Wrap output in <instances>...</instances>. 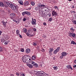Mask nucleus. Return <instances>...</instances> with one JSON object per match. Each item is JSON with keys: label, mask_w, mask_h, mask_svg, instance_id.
<instances>
[{"label": "nucleus", "mask_w": 76, "mask_h": 76, "mask_svg": "<svg viewBox=\"0 0 76 76\" xmlns=\"http://www.w3.org/2000/svg\"><path fill=\"white\" fill-rule=\"evenodd\" d=\"M45 5L43 4L39 3L38 4L37 7L35 8V10L37 12H40L43 9Z\"/></svg>", "instance_id": "1"}, {"label": "nucleus", "mask_w": 76, "mask_h": 76, "mask_svg": "<svg viewBox=\"0 0 76 76\" xmlns=\"http://www.w3.org/2000/svg\"><path fill=\"white\" fill-rule=\"evenodd\" d=\"M22 60H23V62L26 63H29V61H28V59H27V58H26L24 56L22 57Z\"/></svg>", "instance_id": "2"}, {"label": "nucleus", "mask_w": 76, "mask_h": 76, "mask_svg": "<svg viewBox=\"0 0 76 76\" xmlns=\"http://www.w3.org/2000/svg\"><path fill=\"white\" fill-rule=\"evenodd\" d=\"M36 74L39 76H44V72L42 71L38 72L36 73Z\"/></svg>", "instance_id": "3"}, {"label": "nucleus", "mask_w": 76, "mask_h": 76, "mask_svg": "<svg viewBox=\"0 0 76 76\" xmlns=\"http://www.w3.org/2000/svg\"><path fill=\"white\" fill-rule=\"evenodd\" d=\"M52 15L53 16H58V13L55 11V10H53V11H52Z\"/></svg>", "instance_id": "4"}, {"label": "nucleus", "mask_w": 76, "mask_h": 76, "mask_svg": "<svg viewBox=\"0 0 76 76\" xmlns=\"http://www.w3.org/2000/svg\"><path fill=\"white\" fill-rule=\"evenodd\" d=\"M10 7H11L12 10H16V7L13 4H11Z\"/></svg>", "instance_id": "5"}, {"label": "nucleus", "mask_w": 76, "mask_h": 76, "mask_svg": "<svg viewBox=\"0 0 76 76\" xmlns=\"http://www.w3.org/2000/svg\"><path fill=\"white\" fill-rule=\"evenodd\" d=\"M60 50V47H58L54 51V54H57V53L59 51V50Z\"/></svg>", "instance_id": "6"}, {"label": "nucleus", "mask_w": 76, "mask_h": 76, "mask_svg": "<svg viewBox=\"0 0 76 76\" xmlns=\"http://www.w3.org/2000/svg\"><path fill=\"white\" fill-rule=\"evenodd\" d=\"M10 16H11V19H14L16 16V15L14 13H12L10 14Z\"/></svg>", "instance_id": "7"}, {"label": "nucleus", "mask_w": 76, "mask_h": 76, "mask_svg": "<svg viewBox=\"0 0 76 76\" xmlns=\"http://www.w3.org/2000/svg\"><path fill=\"white\" fill-rule=\"evenodd\" d=\"M32 21L31 22V23L32 25H35V23H36V19H33V18H32Z\"/></svg>", "instance_id": "8"}, {"label": "nucleus", "mask_w": 76, "mask_h": 76, "mask_svg": "<svg viewBox=\"0 0 76 76\" xmlns=\"http://www.w3.org/2000/svg\"><path fill=\"white\" fill-rule=\"evenodd\" d=\"M69 37H73V38H74V37H75V36H76V35L75 34L73 33H70L69 34Z\"/></svg>", "instance_id": "9"}, {"label": "nucleus", "mask_w": 76, "mask_h": 76, "mask_svg": "<svg viewBox=\"0 0 76 76\" xmlns=\"http://www.w3.org/2000/svg\"><path fill=\"white\" fill-rule=\"evenodd\" d=\"M31 52V50L29 48H27L26 49V53L27 54Z\"/></svg>", "instance_id": "10"}, {"label": "nucleus", "mask_w": 76, "mask_h": 76, "mask_svg": "<svg viewBox=\"0 0 76 76\" xmlns=\"http://www.w3.org/2000/svg\"><path fill=\"white\" fill-rule=\"evenodd\" d=\"M26 65L27 66H28V67H29L31 69H32V68L33 67V66L31 64H27Z\"/></svg>", "instance_id": "11"}, {"label": "nucleus", "mask_w": 76, "mask_h": 76, "mask_svg": "<svg viewBox=\"0 0 76 76\" xmlns=\"http://www.w3.org/2000/svg\"><path fill=\"white\" fill-rule=\"evenodd\" d=\"M6 38L3 37L1 39V41L2 42H5L6 41V39H5Z\"/></svg>", "instance_id": "12"}, {"label": "nucleus", "mask_w": 76, "mask_h": 76, "mask_svg": "<svg viewBox=\"0 0 76 76\" xmlns=\"http://www.w3.org/2000/svg\"><path fill=\"white\" fill-rule=\"evenodd\" d=\"M67 54V53H66V52H63L61 53V55L63 56H66Z\"/></svg>", "instance_id": "13"}, {"label": "nucleus", "mask_w": 76, "mask_h": 76, "mask_svg": "<svg viewBox=\"0 0 76 76\" xmlns=\"http://www.w3.org/2000/svg\"><path fill=\"white\" fill-rule=\"evenodd\" d=\"M7 4L10 7H11V6H12V4H11L10 2H7Z\"/></svg>", "instance_id": "14"}, {"label": "nucleus", "mask_w": 76, "mask_h": 76, "mask_svg": "<svg viewBox=\"0 0 76 76\" xmlns=\"http://www.w3.org/2000/svg\"><path fill=\"white\" fill-rule=\"evenodd\" d=\"M2 23H3V26H6V23H7V22H4V21H2Z\"/></svg>", "instance_id": "15"}, {"label": "nucleus", "mask_w": 76, "mask_h": 76, "mask_svg": "<svg viewBox=\"0 0 76 76\" xmlns=\"http://www.w3.org/2000/svg\"><path fill=\"white\" fill-rule=\"evenodd\" d=\"M4 6V4L2 2H0V6L1 7H3V6Z\"/></svg>", "instance_id": "16"}, {"label": "nucleus", "mask_w": 76, "mask_h": 76, "mask_svg": "<svg viewBox=\"0 0 76 76\" xmlns=\"http://www.w3.org/2000/svg\"><path fill=\"white\" fill-rule=\"evenodd\" d=\"M16 34L17 36H19V31L18 30H17L16 31Z\"/></svg>", "instance_id": "17"}, {"label": "nucleus", "mask_w": 76, "mask_h": 76, "mask_svg": "<svg viewBox=\"0 0 76 76\" xmlns=\"http://www.w3.org/2000/svg\"><path fill=\"white\" fill-rule=\"evenodd\" d=\"M31 58L33 60H34L36 58V56H32L31 57Z\"/></svg>", "instance_id": "18"}, {"label": "nucleus", "mask_w": 76, "mask_h": 76, "mask_svg": "<svg viewBox=\"0 0 76 76\" xmlns=\"http://www.w3.org/2000/svg\"><path fill=\"white\" fill-rule=\"evenodd\" d=\"M34 67H35L36 68H37L38 67V64H37L35 63L34 65Z\"/></svg>", "instance_id": "19"}, {"label": "nucleus", "mask_w": 76, "mask_h": 76, "mask_svg": "<svg viewBox=\"0 0 76 76\" xmlns=\"http://www.w3.org/2000/svg\"><path fill=\"white\" fill-rule=\"evenodd\" d=\"M26 31H27V29H26V28H24L23 29V32H24V33H26Z\"/></svg>", "instance_id": "20"}, {"label": "nucleus", "mask_w": 76, "mask_h": 76, "mask_svg": "<svg viewBox=\"0 0 76 76\" xmlns=\"http://www.w3.org/2000/svg\"><path fill=\"white\" fill-rule=\"evenodd\" d=\"M31 4L32 6H34L35 5V2L33 1H31Z\"/></svg>", "instance_id": "21"}, {"label": "nucleus", "mask_w": 76, "mask_h": 76, "mask_svg": "<svg viewBox=\"0 0 76 76\" xmlns=\"http://www.w3.org/2000/svg\"><path fill=\"white\" fill-rule=\"evenodd\" d=\"M49 50L50 52H53L54 51V49H53V48H51L49 49Z\"/></svg>", "instance_id": "22"}, {"label": "nucleus", "mask_w": 76, "mask_h": 76, "mask_svg": "<svg viewBox=\"0 0 76 76\" xmlns=\"http://www.w3.org/2000/svg\"><path fill=\"white\" fill-rule=\"evenodd\" d=\"M54 8L55 9H56L57 10H58V8L57 6H54Z\"/></svg>", "instance_id": "23"}, {"label": "nucleus", "mask_w": 76, "mask_h": 76, "mask_svg": "<svg viewBox=\"0 0 76 76\" xmlns=\"http://www.w3.org/2000/svg\"><path fill=\"white\" fill-rule=\"evenodd\" d=\"M9 42H10V41H8V42H4V44L5 45H7V44H9Z\"/></svg>", "instance_id": "24"}, {"label": "nucleus", "mask_w": 76, "mask_h": 76, "mask_svg": "<svg viewBox=\"0 0 76 76\" xmlns=\"http://www.w3.org/2000/svg\"><path fill=\"white\" fill-rule=\"evenodd\" d=\"M53 69L55 70H57V69H58V68L57 67V66H54L53 67Z\"/></svg>", "instance_id": "25"}, {"label": "nucleus", "mask_w": 76, "mask_h": 76, "mask_svg": "<svg viewBox=\"0 0 76 76\" xmlns=\"http://www.w3.org/2000/svg\"><path fill=\"white\" fill-rule=\"evenodd\" d=\"M22 14L23 16H24L25 15H26V11L23 12Z\"/></svg>", "instance_id": "26"}, {"label": "nucleus", "mask_w": 76, "mask_h": 76, "mask_svg": "<svg viewBox=\"0 0 76 76\" xmlns=\"http://www.w3.org/2000/svg\"><path fill=\"white\" fill-rule=\"evenodd\" d=\"M30 63H31V64H33V65H34V64L35 63V62H34V61H30Z\"/></svg>", "instance_id": "27"}, {"label": "nucleus", "mask_w": 76, "mask_h": 76, "mask_svg": "<svg viewBox=\"0 0 76 76\" xmlns=\"http://www.w3.org/2000/svg\"><path fill=\"white\" fill-rule=\"evenodd\" d=\"M18 3L21 4V5H23V3H22V1H18Z\"/></svg>", "instance_id": "28"}, {"label": "nucleus", "mask_w": 76, "mask_h": 76, "mask_svg": "<svg viewBox=\"0 0 76 76\" xmlns=\"http://www.w3.org/2000/svg\"><path fill=\"white\" fill-rule=\"evenodd\" d=\"M75 13H76V12L74 11L71 10V14H75Z\"/></svg>", "instance_id": "29"}, {"label": "nucleus", "mask_w": 76, "mask_h": 76, "mask_svg": "<svg viewBox=\"0 0 76 76\" xmlns=\"http://www.w3.org/2000/svg\"><path fill=\"white\" fill-rule=\"evenodd\" d=\"M20 50L21 52H24L25 50L23 48H21L20 49Z\"/></svg>", "instance_id": "30"}, {"label": "nucleus", "mask_w": 76, "mask_h": 76, "mask_svg": "<svg viewBox=\"0 0 76 76\" xmlns=\"http://www.w3.org/2000/svg\"><path fill=\"white\" fill-rule=\"evenodd\" d=\"M52 20H53V18L51 17L48 20V21H49V22H51L52 21Z\"/></svg>", "instance_id": "31"}, {"label": "nucleus", "mask_w": 76, "mask_h": 76, "mask_svg": "<svg viewBox=\"0 0 76 76\" xmlns=\"http://www.w3.org/2000/svg\"><path fill=\"white\" fill-rule=\"evenodd\" d=\"M26 15H31V13H30L29 12L26 11Z\"/></svg>", "instance_id": "32"}, {"label": "nucleus", "mask_w": 76, "mask_h": 76, "mask_svg": "<svg viewBox=\"0 0 76 76\" xmlns=\"http://www.w3.org/2000/svg\"><path fill=\"white\" fill-rule=\"evenodd\" d=\"M71 44H75V45H76V43L74 41H72L71 42Z\"/></svg>", "instance_id": "33"}, {"label": "nucleus", "mask_w": 76, "mask_h": 76, "mask_svg": "<svg viewBox=\"0 0 76 76\" xmlns=\"http://www.w3.org/2000/svg\"><path fill=\"white\" fill-rule=\"evenodd\" d=\"M73 68L75 71H76V65L73 66Z\"/></svg>", "instance_id": "34"}, {"label": "nucleus", "mask_w": 76, "mask_h": 76, "mask_svg": "<svg viewBox=\"0 0 76 76\" xmlns=\"http://www.w3.org/2000/svg\"><path fill=\"white\" fill-rule=\"evenodd\" d=\"M42 16L43 17H44L45 16V15H44V12H42V13H41Z\"/></svg>", "instance_id": "35"}, {"label": "nucleus", "mask_w": 76, "mask_h": 76, "mask_svg": "<svg viewBox=\"0 0 76 76\" xmlns=\"http://www.w3.org/2000/svg\"><path fill=\"white\" fill-rule=\"evenodd\" d=\"M72 22L74 24H75V25H76V20H74L72 21Z\"/></svg>", "instance_id": "36"}, {"label": "nucleus", "mask_w": 76, "mask_h": 76, "mask_svg": "<svg viewBox=\"0 0 76 76\" xmlns=\"http://www.w3.org/2000/svg\"><path fill=\"white\" fill-rule=\"evenodd\" d=\"M70 30H71V31H72L73 32L75 31V30L74 29H73V28H70Z\"/></svg>", "instance_id": "37"}, {"label": "nucleus", "mask_w": 76, "mask_h": 76, "mask_svg": "<svg viewBox=\"0 0 76 76\" xmlns=\"http://www.w3.org/2000/svg\"><path fill=\"white\" fill-rule=\"evenodd\" d=\"M26 35H27L28 36V37H31V36H30V35H29V33H26Z\"/></svg>", "instance_id": "38"}, {"label": "nucleus", "mask_w": 76, "mask_h": 76, "mask_svg": "<svg viewBox=\"0 0 76 76\" xmlns=\"http://www.w3.org/2000/svg\"><path fill=\"white\" fill-rule=\"evenodd\" d=\"M69 69H70L71 70H73V69H72V66H71V65H69Z\"/></svg>", "instance_id": "39"}, {"label": "nucleus", "mask_w": 76, "mask_h": 76, "mask_svg": "<svg viewBox=\"0 0 76 76\" xmlns=\"http://www.w3.org/2000/svg\"><path fill=\"white\" fill-rule=\"evenodd\" d=\"M3 51V48L2 47H0V51Z\"/></svg>", "instance_id": "40"}, {"label": "nucleus", "mask_w": 76, "mask_h": 76, "mask_svg": "<svg viewBox=\"0 0 76 76\" xmlns=\"http://www.w3.org/2000/svg\"><path fill=\"white\" fill-rule=\"evenodd\" d=\"M26 3V5L27 6V5H28L29 4V2L28 1H26L25 2Z\"/></svg>", "instance_id": "41"}, {"label": "nucleus", "mask_w": 76, "mask_h": 76, "mask_svg": "<svg viewBox=\"0 0 76 76\" xmlns=\"http://www.w3.org/2000/svg\"><path fill=\"white\" fill-rule=\"evenodd\" d=\"M26 18H24L23 19V20L24 21H26Z\"/></svg>", "instance_id": "42"}, {"label": "nucleus", "mask_w": 76, "mask_h": 76, "mask_svg": "<svg viewBox=\"0 0 76 76\" xmlns=\"http://www.w3.org/2000/svg\"><path fill=\"white\" fill-rule=\"evenodd\" d=\"M33 44L34 46L36 45H37V43L36 42H34Z\"/></svg>", "instance_id": "43"}, {"label": "nucleus", "mask_w": 76, "mask_h": 76, "mask_svg": "<svg viewBox=\"0 0 76 76\" xmlns=\"http://www.w3.org/2000/svg\"><path fill=\"white\" fill-rule=\"evenodd\" d=\"M45 16H47V13L46 12H44Z\"/></svg>", "instance_id": "44"}, {"label": "nucleus", "mask_w": 76, "mask_h": 76, "mask_svg": "<svg viewBox=\"0 0 76 76\" xmlns=\"http://www.w3.org/2000/svg\"><path fill=\"white\" fill-rule=\"evenodd\" d=\"M19 66L21 68H23V67L22 65H19Z\"/></svg>", "instance_id": "45"}, {"label": "nucleus", "mask_w": 76, "mask_h": 76, "mask_svg": "<svg viewBox=\"0 0 76 76\" xmlns=\"http://www.w3.org/2000/svg\"><path fill=\"white\" fill-rule=\"evenodd\" d=\"M64 56H63V55H62L61 56H60V58H63Z\"/></svg>", "instance_id": "46"}, {"label": "nucleus", "mask_w": 76, "mask_h": 76, "mask_svg": "<svg viewBox=\"0 0 76 76\" xmlns=\"http://www.w3.org/2000/svg\"><path fill=\"white\" fill-rule=\"evenodd\" d=\"M33 30L34 32H36V31H37V29L35 28H33Z\"/></svg>", "instance_id": "47"}, {"label": "nucleus", "mask_w": 76, "mask_h": 76, "mask_svg": "<svg viewBox=\"0 0 76 76\" xmlns=\"http://www.w3.org/2000/svg\"><path fill=\"white\" fill-rule=\"evenodd\" d=\"M50 56H52V52L50 51Z\"/></svg>", "instance_id": "48"}, {"label": "nucleus", "mask_w": 76, "mask_h": 76, "mask_svg": "<svg viewBox=\"0 0 76 76\" xmlns=\"http://www.w3.org/2000/svg\"><path fill=\"white\" fill-rule=\"evenodd\" d=\"M69 65H68L66 66V67L67 68V69H69Z\"/></svg>", "instance_id": "49"}, {"label": "nucleus", "mask_w": 76, "mask_h": 76, "mask_svg": "<svg viewBox=\"0 0 76 76\" xmlns=\"http://www.w3.org/2000/svg\"><path fill=\"white\" fill-rule=\"evenodd\" d=\"M19 37L20 38H22V35H21L20 34H19Z\"/></svg>", "instance_id": "50"}, {"label": "nucleus", "mask_w": 76, "mask_h": 76, "mask_svg": "<svg viewBox=\"0 0 76 76\" xmlns=\"http://www.w3.org/2000/svg\"><path fill=\"white\" fill-rule=\"evenodd\" d=\"M16 75L17 76H19V73H18V72H16Z\"/></svg>", "instance_id": "51"}, {"label": "nucleus", "mask_w": 76, "mask_h": 76, "mask_svg": "<svg viewBox=\"0 0 76 76\" xmlns=\"http://www.w3.org/2000/svg\"><path fill=\"white\" fill-rule=\"evenodd\" d=\"M13 20L14 21V22H17V21H16V20L15 19H13Z\"/></svg>", "instance_id": "52"}, {"label": "nucleus", "mask_w": 76, "mask_h": 76, "mask_svg": "<svg viewBox=\"0 0 76 76\" xmlns=\"http://www.w3.org/2000/svg\"><path fill=\"white\" fill-rule=\"evenodd\" d=\"M2 31H0V36L1 35V34L2 33Z\"/></svg>", "instance_id": "53"}, {"label": "nucleus", "mask_w": 76, "mask_h": 76, "mask_svg": "<svg viewBox=\"0 0 76 76\" xmlns=\"http://www.w3.org/2000/svg\"><path fill=\"white\" fill-rule=\"evenodd\" d=\"M23 4H24V6H27L26 4V3L25 2H24Z\"/></svg>", "instance_id": "54"}, {"label": "nucleus", "mask_w": 76, "mask_h": 76, "mask_svg": "<svg viewBox=\"0 0 76 76\" xmlns=\"http://www.w3.org/2000/svg\"><path fill=\"white\" fill-rule=\"evenodd\" d=\"M43 25H44L46 26V25H47V24L46 23H43Z\"/></svg>", "instance_id": "55"}, {"label": "nucleus", "mask_w": 76, "mask_h": 76, "mask_svg": "<svg viewBox=\"0 0 76 76\" xmlns=\"http://www.w3.org/2000/svg\"><path fill=\"white\" fill-rule=\"evenodd\" d=\"M42 52H45V50L44 49H43L42 50Z\"/></svg>", "instance_id": "56"}, {"label": "nucleus", "mask_w": 76, "mask_h": 76, "mask_svg": "<svg viewBox=\"0 0 76 76\" xmlns=\"http://www.w3.org/2000/svg\"><path fill=\"white\" fill-rule=\"evenodd\" d=\"M49 17H50V16H51V14H49Z\"/></svg>", "instance_id": "57"}, {"label": "nucleus", "mask_w": 76, "mask_h": 76, "mask_svg": "<svg viewBox=\"0 0 76 76\" xmlns=\"http://www.w3.org/2000/svg\"><path fill=\"white\" fill-rule=\"evenodd\" d=\"M74 62L76 64V59L74 61Z\"/></svg>", "instance_id": "58"}, {"label": "nucleus", "mask_w": 76, "mask_h": 76, "mask_svg": "<svg viewBox=\"0 0 76 76\" xmlns=\"http://www.w3.org/2000/svg\"><path fill=\"white\" fill-rule=\"evenodd\" d=\"M72 8H74L75 7H74V6H72Z\"/></svg>", "instance_id": "59"}, {"label": "nucleus", "mask_w": 76, "mask_h": 76, "mask_svg": "<svg viewBox=\"0 0 76 76\" xmlns=\"http://www.w3.org/2000/svg\"><path fill=\"white\" fill-rule=\"evenodd\" d=\"M23 76H25V75H24V74H22Z\"/></svg>", "instance_id": "60"}, {"label": "nucleus", "mask_w": 76, "mask_h": 76, "mask_svg": "<svg viewBox=\"0 0 76 76\" xmlns=\"http://www.w3.org/2000/svg\"><path fill=\"white\" fill-rule=\"evenodd\" d=\"M68 0V1H72V0Z\"/></svg>", "instance_id": "61"}, {"label": "nucleus", "mask_w": 76, "mask_h": 76, "mask_svg": "<svg viewBox=\"0 0 76 76\" xmlns=\"http://www.w3.org/2000/svg\"><path fill=\"white\" fill-rule=\"evenodd\" d=\"M41 11H42V12H43V11H42V10H41Z\"/></svg>", "instance_id": "62"}, {"label": "nucleus", "mask_w": 76, "mask_h": 76, "mask_svg": "<svg viewBox=\"0 0 76 76\" xmlns=\"http://www.w3.org/2000/svg\"><path fill=\"white\" fill-rule=\"evenodd\" d=\"M29 60H30V59H29Z\"/></svg>", "instance_id": "63"}, {"label": "nucleus", "mask_w": 76, "mask_h": 76, "mask_svg": "<svg viewBox=\"0 0 76 76\" xmlns=\"http://www.w3.org/2000/svg\"><path fill=\"white\" fill-rule=\"evenodd\" d=\"M17 0V1H18V0Z\"/></svg>", "instance_id": "64"}]
</instances>
